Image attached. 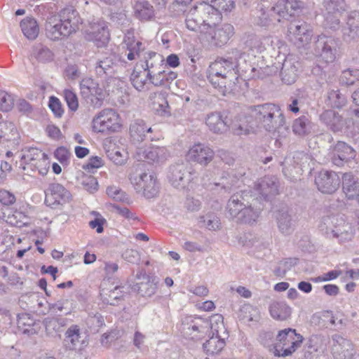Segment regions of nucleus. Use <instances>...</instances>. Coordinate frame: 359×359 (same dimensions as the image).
<instances>
[{
  "mask_svg": "<svg viewBox=\"0 0 359 359\" xmlns=\"http://www.w3.org/2000/svg\"><path fill=\"white\" fill-rule=\"evenodd\" d=\"M13 105V95L4 90H0V110L8 111L12 109Z\"/></svg>",
  "mask_w": 359,
  "mask_h": 359,
  "instance_id": "52",
  "label": "nucleus"
},
{
  "mask_svg": "<svg viewBox=\"0 0 359 359\" xmlns=\"http://www.w3.org/2000/svg\"><path fill=\"white\" fill-rule=\"evenodd\" d=\"M18 137V130L12 122H0V144L14 142Z\"/></svg>",
  "mask_w": 359,
  "mask_h": 359,
  "instance_id": "35",
  "label": "nucleus"
},
{
  "mask_svg": "<svg viewBox=\"0 0 359 359\" xmlns=\"http://www.w3.org/2000/svg\"><path fill=\"white\" fill-rule=\"evenodd\" d=\"M134 15L141 21L151 20L155 15L153 6L147 1H136L133 5Z\"/></svg>",
  "mask_w": 359,
  "mask_h": 359,
  "instance_id": "31",
  "label": "nucleus"
},
{
  "mask_svg": "<svg viewBox=\"0 0 359 359\" xmlns=\"http://www.w3.org/2000/svg\"><path fill=\"white\" fill-rule=\"evenodd\" d=\"M113 209L121 217L128 219V221H140L139 217L136 213L133 212L127 207L121 206L118 205H113Z\"/></svg>",
  "mask_w": 359,
  "mask_h": 359,
  "instance_id": "55",
  "label": "nucleus"
},
{
  "mask_svg": "<svg viewBox=\"0 0 359 359\" xmlns=\"http://www.w3.org/2000/svg\"><path fill=\"white\" fill-rule=\"evenodd\" d=\"M123 287L120 286L115 287L112 290L109 292V294H107V297H104L105 294L103 295V302L106 304L110 305H116L118 302L121 299L123 296V292L121 290Z\"/></svg>",
  "mask_w": 359,
  "mask_h": 359,
  "instance_id": "50",
  "label": "nucleus"
},
{
  "mask_svg": "<svg viewBox=\"0 0 359 359\" xmlns=\"http://www.w3.org/2000/svg\"><path fill=\"white\" fill-rule=\"evenodd\" d=\"M293 133L299 136H304L309 134L312 130V123L306 116H302L296 118L292 124Z\"/></svg>",
  "mask_w": 359,
  "mask_h": 359,
  "instance_id": "40",
  "label": "nucleus"
},
{
  "mask_svg": "<svg viewBox=\"0 0 359 359\" xmlns=\"http://www.w3.org/2000/svg\"><path fill=\"white\" fill-rule=\"evenodd\" d=\"M48 106L56 117L60 118L62 116L64 109L58 98L54 96L50 97Z\"/></svg>",
  "mask_w": 359,
  "mask_h": 359,
  "instance_id": "60",
  "label": "nucleus"
},
{
  "mask_svg": "<svg viewBox=\"0 0 359 359\" xmlns=\"http://www.w3.org/2000/svg\"><path fill=\"white\" fill-rule=\"evenodd\" d=\"M109 37L107 23L103 20L91 22L86 30V39L94 41L97 46H102L107 43Z\"/></svg>",
  "mask_w": 359,
  "mask_h": 359,
  "instance_id": "16",
  "label": "nucleus"
},
{
  "mask_svg": "<svg viewBox=\"0 0 359 359\" xmlns=\"http://www.w3.org/2000/svg\"><path fill=\"white\" fill-rule=\"evenodd\" d=\"M20 27L23 34L28 39L33 40L39 34V28L37 22L32 18H26L20 22Z\"/></svg>",
  "mask_w": 359,
  "mask_h": 359,
  "instance_id": "39",
  "label": "nucleus"
},
{
  "mask_svg": "<svg viewBox=\"0 0 359 359\" xmlns=\"http://www.w3.org/2000/svg\"><path fill=\"white\" fill-rule=\"evenodd\" d=\"M325 7L327 13L339 14L345 10L346 4L344 0H325Z\"/></svg>",
  "mask_w": 359,
  "mask_h": 359,
  "instance_id": "51",
  "label": "nucleus"
},
{
  "mask_svg": "<svg viewBox=\"0 0 359 359\" xmlns=\"http://www.w3.org/2000/svg\"><path fill=\"white\" fill-rule=\"evenodd\" d=\"M45 203L52 208H57L71 200L70 192L59 183H52L45 191Z\"/></svg>",
  "mask_w": 359,
  "mask_h": 359,
  "instance_id": "14",
  "label": "nucleus"
},
{
  "mask_svg": "<svg viewBox=\"0 0 359 359\" xmlns=\"http://www.w3.org/2000/svg\"><path fill=\"white\" fill-rule=\"evenodd\" d=\"M279 231L284 235H290L294 230L295 220L288 208L280 210L276 216Z\"/></svg>",
  "mask_w": 359,
  "mask_h": 359,
  "instance_id": "26",
  "label": "nucleus"
},
{
  "mask_svg": "<svg viewBox=\"0 0 359 359\" xmlns=\"http://www.w3.org/2000/svg\"><path fill=\"white\" fill-rule=\"evenodd\" d=\"M297 72L298 68L294 63L286 59L283 63L280 72L283 81L287 85L294 83L297 77Z\"/></svg>",
  "mask_w": 359,
  "mask_h": 359,
  "instance_id": "36",
  "label": "nucleus"
},
{
  "mask_svg": "<svg viewBox=\"0 0 359 359\" xmlns=\"http://www.w3.org/2000/svg\"><path fill=\"white\" fill-rule=\"evenodd\" d=\"M122 126L119 114L113 109H104L92 121L94 132L109 134L121 130Z\"/></svg>",
  "mask_w": 359,
  "mask_h": 359,
  "instance_id": "9",
  "label": "nucleus"
},
{
  "mask_svg": "<svg viewBox=\"0 0 359 359\" xmlns=\"http://www.w3.org/2000/svg\"><path fill=\"white\" fill-rule=\"evenodd\" d=\"M297 263V259L296 258H285L278 263L273 273L276 276L283 278Z\"/></svg>",
  "mask_w": 359,
  "mask_h": 359,
  "instance_id": "43",
  "label": "nucleus"
},
{
  "mask_svg": "<svg viewBox=\"0 0 359 359\" xmlns=\"http://www.w3.org/2000/svg\"><path fill=\"white\" fill-rule=\"evenodd\" d=\"M107 156L116 165H123L126 163L128 153L123 149L115 148L107 151Z\"/></svg>",
  "mask_w": 359,
  "mask_h": 359,
  "instance_id": "48",
  "label": "nucleus"
},
{
  "mask_svg": "<svg viewBox=\"0 0 359 359\" xmlns=\"http://www.w3.org/2000/svg\"><path fill=\"white\" fill-rule=\"evenodd\" d=\"M250 115L259 128L281 133L283 137L289 133L284 114L277 104L269 102L253 106L250 108Z\"/></svg>",
  "mask_w": 359,
  "mask_h": 359,
  "instance_id": "2",
  "label": "nucleus"
},
{
  "mask_svg": "<svg viewBox=\"0 0 359 359\" xmlns=\"http://www.w3.org/2000/svg\"><path fill=\"white\" fill-rule=\"evenodd\" d=\"M142 46V43L140 41H137V43L123 46V47L126 48L125 56H126L128 60L132 61L135 60L140 55Z\"/></svg>",
  "mask_w": 359,
  "mask_h": 359,
  "instance_id": "54",
  "label": "nucleus"
},
{
  "mask_svg": "<svg viewBox=\"0 0 359 359\" xmlns=\"http://www.w3.org/2000/svg\"><path fill=\"white\" fill-rule=\"evenodd\" d=\"M347 24L351 32H355L359 34V11L351 12L348 16Z\"/></svg>",
  "mask_w": 359,
  "mask_h": 359,
  "instance_id": "62",
  "label": "nucleus"
},
{
  "mask_svg": "<svg viewBox=\"0 0 359 359\" xmlns=\"http://www.w3.org/2000/svg\"><path fill=\"white\" fill-rule=\"evenodd\" d=\"M303 339V337L297 333L294 329L287 328L280 330L277 334V341L271 351L275 356L290 355L301 346Z\"/></svg>",
  "mask_w": 359,
  "mask_h": 359,
  "instance_id": "6",
  "label": "nucleus"
},
{
  "mask_svg": "<svg viewBox=\"0 0 359 359\" xmlns=\"http://www.w3.org/2000/svg\"><path fill=\"white\" fill-rule=\"evenodd\" d=\"M328 99L331 104L337 108L341 107L346 103L344 96L339 90H331L328 94Z\"/></svg>",
  "mask_w": 359,
  "mask_h": 359,
  "instance_id": "58",
  "label": "nucleus"
},
{
  "mask_svg": "<svg viewBox=\"0 0 359 359\" xmlns=\"http://www.w3.org/2000/svg\"><path fill=\"white\" fill-rule=\"evenodd\" d=\"M198 223L201 224V226H205L210 231H217L221 228L219 218L212 215L199 217Z\"/></svg>",
  "mask_w": 359,
  "mask_h": 359,
  "instance_id": "47",
  "label": "nucleus"
},
{
  "mask_svg": "<svg viewBox=\"0 0 359 359\" xmlns=\"http://www.w3.org/2000/svg\"><path fill=\"white\" fill-rule=\"evenodd\" d=\"M259 213L260 209H254L252 208L251 205H247L237 221L243 223L252 224L257 221L259 216Z\"/></svg>",
  "mask_w": 359,
  "mask_h": 359,
  "instance_id": "44",
  "label": "nucleus"
},
{
  "mask_svg": "<svg viewBox=\"0 0 359 359\" xmlns=\"http://www.w3.org/2000/svg\"><path fill=\"white\" fill-rule=\"evenodd\" d=\"M145 71H134L130 77L132 84L138 91L149 90L150 77Z\"/></svg>",
  "mask_w": 359,
  "mask_h": 359,
  "instance_id": "37",
  "label": "nucleus"
},
{
  "mask_svg": "<svg viewBox=\"0 0 359 359\" xmlns=\"http://www.w3.org/2000/svg\"><path fill=\"white\" fill-rule=\"evenodd\" d=\"M46 154L41 150L31 147L23 151V154L21 156V160L26 164L33 165V163L36 162V160L40 158H44Z\"/></svg>",
  "mask_w": 359,
  "mask_h": 359,
  "instance_id": "42",
  "label": "nucleus"
},
{
  "mask_svg": "<svg viewBox=\"0 0 359 359\" xmlns=\"http://www.w3.org/2000/svg\"><path fill=\"white\" fill-rule=\"evenodd\" d=\"M315 182L320 191L332 194L339 189L341 180L335 172L322 170L316 177Z\"/></svg>",
  "mask_w": 359,
  "mask_h": 359,
  "instance_id": "17",
  "label": "nucleus"
},
{
  "mask_svg": "<svg viewBox=\"0 0 359 359\" xmlns=\"http://www.w3.org/2000/svg\"><path fill=\"white\" fill-rule=\"evenodd\" d=\"M320 119L329 129L333 132H337L342 129L344 121L342 117L335 111L329 109L323 111Z\"/></svg>",
  "mask_w": 359,
  "mask_h": 359,
  "instance_id": "30",
  "label": "nucleus"
},
{
  "mask_svg": "<svg viewBox=\"0 0 359 359\" xmlns=\"http://www.w3.org/2000/svg\"><path fill=\"white\" fill-rule=\"evenodd\" d=\"M81 334L80 327L76 325H72L67 330L63 343L67 355L62 356V359H70V357L74 358L77 355L74 350L81 341Z\"/></svg>",
  "mask_w": 359,
  "mask_h": 359,
  "instance_id": "20",
  "label": "nucleus"
},
{
  "mask_svg": "<svg viewBox=\"0 0 359 359\" xmlns=\"http://www.w3.org/2000/svg\"><path fill=\"white\" fill-rule=\"evenodd\" d=\"M332 351L336 359H351L353 353V344L350 340L339 334L332 337Z\"/></svg>",
  "mask_w": 359,
  "mask_h": 359,
  "instance_id": "19",
  "label": "nucleus"
},
{
  "mask_svg": "<svg viewBox=\"0 0 359 359\" xmlns=\"http://www.w3.org/2000/svg\"><path fill=\"white\" fill-rule=\"evenodd\" d=\"M215 10L209 6V4L203 0L202 2L198 3L186 14V25L187 27L191 30L198 31L201 34V27L203 25L210 24L209 20L215 18Z\"/></svg>",
  "mask_w": 359,
  "mask_h": 359,
  "instance_id": "7",
  "label": "nucleus"
},
{
  "mask_svg": "<svg viewBox=\"0 0 359 359\" xmlns=\"http://www.w3.org/2000/svg\"><path fill=\"white\" fill-rule=\"evenodd\" d=\"M36 57L38 60L46 62L53 59V53L47 47H41L38 50Z\"/></svg>",
  "mask_w": 359,
  "mask_h": 359,
  "instance_id": "64",
  "label": "nucleus"
},
{
  "mask_svg": "<svg viewBox=\"0 0 359 359\" xmlns=\"http://www.w3.org/2000/svg\"><path fill=\"white\" fill-rule=\"evenodd\" d=\"M252 192L248 190L241 191V193L234 194L228 201L227 210L232 218L238 219L244 208L247 206L245 202L248 203L246 197L248 193Z\"/></svg>",
  "mask_w": 359,
  "mask_h": 359,
  "instance_id": "24",
  "label": "nucleus"
},
{
  "mask_svg": "<svg viewBox=\"0 0 359 359\" xmlns=\"http://www.w3.org/2000/svg\"><path fill=\"white\" fill-rule=\"evenodd\" d=\"M146 281L138 283L135 285V290H137L138 293L144 297H151L155 294L157 286L153 281L145 278Z\"/></svg>",
  "mask_w": 359,
  "mask_h": 359,
  "instance_id": "46",
  "label": "nucleus"
},
{
  "mask_svg": "<svg viewBox=\"0 0 359 359\" xmlns=\"http://www.w3.org/2000/svg\"><path fill=\"white\" fill-rule=\"evenodd\" d=\"M184 208L189 212H198L201 208V202L191 196H188L184 202Z\"/></svg>",
  "mask_w": 359,
  "mask_h": 359,
  "instance_id": "63",
  "label": "nucleus"
},
{
  "mask_svg": "<svg viewBox=\"0 0 359 359\" xmlns=\"http://www.w3.org/2000/svg\"><path fill=\"white\" fill-rule=\"evenodd\" d=\"M342 188L348 198H359V182L351 173H344L342 177Z\"/></svg>",
  "mask_w": 359,
  "mask_h": 359,
  "instance_id": "33",
  "label": "nucleus"
},
{
  "mask_svg": "<svg viewBox=\"0 0 359 359\" xmlns=\"http://www.w3.org/2000/svg\"><path fill=\"white\" fill-rule=\"evenodd\" d=\"M274 333L271 331H262L259 334V341L266 347L269 348V350L274 346L273 343Z\"/></svg>",
  "mask_w": 359,
  "mask_h": 359,
  "instance_id": "59",
  "label": "nucleus"
},
{
  "mask_svg": "<svg viewBox=\"0 0 359 359\" xmlns=\"http://www.w3.org/2000/svg\"><path fill=\"white\" fill-rule=\"evenodd\" d=\"M209 6L212 7L216 13H215V19H219L220 11H230L235 6V2L233 0H205Z\"/></svg>",
  "mask_w": 359,
  "mask_h": 359,
  "instance_id": "41",
  "label": "nucleus"
},
{
  "mask_svg": "<svg viewBox=\"0 0 359 359\" xmlns=\"http://www.w3.org/2000/svg\"><path fill=\"white\" fill-rule=\"evenodd\" d=\"M275 15L276 13L271 12V10L266 11L263 7H260L253 15L254 22L260 26H266L273 20L271 18Z\"/></svg>",
  "mask_w": 359,
  "mask_h": 359,
  "instance_id": "45",
  "label": "nucleus"
},
{
  "mask_svg": "<svg viewBox=\"0 0 359 359\" xmlns=\"http://www.w3.org/2000/svg\"><path fill=\"white\" fill-rule=\"evenodd\" d=\"M195 178H196L195 170L186 163H177L169 168L168 179L172 186L178 189L187 188Z\"/></svg>",
  "mask_w": 359,
  "mask_h": 359,
  "instance_id": "10",
  "label": "nucleus"
},
{
  "mask_svg": "<svg viewBox=\"0 0 359 359\" xmlns=\"http://www.w3.org/2000/svg\"><path fill=\"white\" fill-rule=\"evenodd\" d=\"M290 35H292L294 39L298 41L299 46H305L311 40L312 30L310 25L305 22H294L290 23L288 27Z\"/></svg>",
  "mask_w": 359,
  "mask_h": 359,
  "instance_id": "21",
  "label": "nucleus"
},
{
  "mask_svg": "<svg viewBox=\"0 0 359 359\" xmlns=\"http://www.w3.org/2000/svg\"><path fill=\"white\" fill-rule=\"evenodd\" d=\"M81 93L86 99H89L95 107H100L105 97V92L93 79L86 78L80 83Z\"/></svg>",
  "mask_w": 359,
  "mask_h": 359,
  "instance_id": "15",
  "label": "nucleus"
},
{
  "mask_svg": "<svg viewBox=\"0 0 359 359\" xmlns=\"http://www.w3.org/2000/svg\"><path fill=\"white\" fill-rule=\"evenodd\" d=\"M225 341L219 334H213L205 343L203 347L207 355H212L219 353L224 347Z\"/></svg>",
  "mask_w": 359,
  "mask_h": 359,
  "instance_id": "38",
  "label": "nucleus"
},
{
  "mask_svg": "<svg viewBox=\"0 0 359 359\" xmlns=\"http://www.w3.org/2000/svg\"><path fill=\"white\" fill-rule=\"evenodd\" d=\"M32 170H36L39 174L44 176L47 174L49 169V161L47 154L44 158H40L36 160V162L33 163V165H30Z\"/></svg>",
  "mask_w": 359,
  "mask_h": 359,
  "instance_id": "56",
  "label": "nucleus"
},
{
  "mask_svg": "<svg viewBox=\"0 0 359 359\" xmlns=\"http://www.w3.org/2000/svg\"><path fill=\"white\" fill-rule=\"evenodd\" d=\"M271 316L278 320H287L291 315L292 309L285 302H273L269 305Z\"/></svg>",
  "mask_w": 359,
  "mask_h": 359,
  "instance_id": "34",
  "label": "nucleus"
},
{
  "mask_svg": "<svg viewBox=\"0 0 359 359\" xmlns=\"http://www.w3.org/2000/svg\"><path fill=\"white\" fill-rule=\"evenodd\" d=\"M151 127L147 126L143 120H136L130 126V136L134 141L142 142L147 139L153 140Z\"/></svg>",
  "mask_w": 359,
  "mask_h": 359,
  "instance_id": "27",
  "label": "nucleus"
},
{
  "mask_svg": "<svg viewBox=\"0 0 359 359\" xmlns=\"http://www.w3.org/2000/svg\"><path fill=\"white\" fill-rule=\"evenodd\" d=\"M215 151L208 144L196 143L190 147L186 154V158L189 162L207 166L214 158Z\"/></svg>",
  "mask_w": 359,
  "mask_h": 359,
  "instance_id": "13",
  "label": "nucleus"
},
{
  "mask_svg": "<svg viewBox=\"0 0 359 359\" xmlns=\"http://www.w3.org/2000/svg\"><path fill=\"white\" fill-rule=\"evenodd\" d=\"M67 320L62 318H53L46 320L45 322L46 329L48 332L55 331L59 332L61 328L65 326Z\"/></svg>",
  "mask_w": 359,
  "mask_h": 359,
  "instance_id": "53",
  "label": "nucleus"
},
{
  "mask_svg": "<svg viewBox=\"0 0 359 359\" xmlns=\"http://www.w3.org/2000/svg\"><path fill=\"white\" fill-rule=\"evenodd\" d=\"M318 227L325 238L336 240L339 243L351 241L355 234L353 226L339 215L323 217Z\"/></svg>",
  "mask_w": 359,
  "mask_h": 359,
  "instance_id": "4",
  "label": "nucleus"
},
{
  "mask_svg": "<svg viewBox=\"0 0 359 359\" xmlns=\"http://www.w3.org/2000/svg\"><path fill=\"white\" fill-rule=\"evenodd\" d=\"M205 124L209 130L217 134H221L228 130V125L219 112H211L207 115Z\"/></svg>",
  "mask_w": 359,
  "mask_h": 359,
  "instance_id": "29",
  "label": "nucleus"
},
{
  "mask_svg": "<svg viewBox=\"0 0 359 359\" xmlns=\"http://www.w3.org/2000/svg\"><path fill=\"white\" fill-rule=\"evenodd\" d=\"M359 81V69H348L344 70L340 76V82L345 85H353Z\"/></svg>",
  "mask_w": 359,
  "mask_h": 359,
  "instance_id": "49",
  "label": "nucleus"
},
{
  "mask_svg": "<svg viewBox=\"0 0 359 359\" xmlns=\"http://www.w3.org/2000/svg\"><path fill=\"white\" fill-rule=\"evenodd\" d=\"M212 24L215 23L212 22ZM233 34L234 28L230 24H224L222 27L207 24L201 27V34L199 37L202 41L221 47L227 43Z\"/></svg>",
  "mask_w": 359,
  "mask_h": 359,
  "instance_id": "8",
  "label": "nucleus"
},
{
  "mask_svg": "<svg viewBox=\"0 0 359 359\" xmlns=\"http://www.w3.org/2000/svg\"><path fill=\"white\" fill-rule=\"evenodd\" d=\"M303 5L302 1L297 0H280L271 8V12L276 13L278 17V22H280V18L288 20L301 10Z\"/></svg>",
  "mask_w": 359,
  "mask_h": 359,
  "instance_id": "18",
  "label": "nucleus"
},
{
  "mask_svg": "<svg viewBox=\"0 0 359 359\" xmlns=\"http://www.w3.org/2000/svg\"><path fill=\"white\" fill-rule=\"evenodd\" d=\"M163 62V60L161 55L155 52L149 51L145 53L143 60H141V67L142 71L147 72V75L151 76L152 74H155V72L161 69Z\"/></svg>",
  "mask_w": 359,
  "mask_h": 359,
  "instance_id": "28",
  "label": "nucleus"
},
{
  "mask_svg": "<svg viewBox=\"0 0 359 359\" xmlns=\"http://www.w3.org/2000/svg\"><path fill=\"white\" fill-rule=\"evenodd\" d=\"M337 42L332 36L319 35L313 44V54L325 63L332 62L336 58Z\"/></svg>",
  "mask_w": 359,
  "mask_h": 359,
  "instance_id": "12",
  "label": "nucleus"
},
{
  "mask_svg": "<svg viewBox=\"0 0 359 359\" xmlns=\"http://www.w3.org/2000/svg\"><path fill=\"white\" fill-rule=\"evenodd\" d=\"M233 54V56L227 58H217L208 68V81L223 95L233 90L238 80V59L241 58L243 53L236 50Z\"/></svg>",
  "mask_w": 359,
  "mask_h": 359,
  "instance_id": "1",
  "label": "nucleus"
},
{
  "mask_svg": "<svg viewBox=\"0 0 359 359\" xmlns=\"http://www.w3.org/2000/svg\"><path fill=\"white\" fill-rule=\"evenodd\" d=\"M116 57L111 55L97 62L95 67L96 74L101 78L112 77L116 72Z\"/></svg>",
  "mask_w": 359,
  "mask_h": 359,
  "instance_id": "32",
  "label": "nucleus"
},
{
  "mask_svg": "<svg viewBox=\"0 0 359 359\" xmlns=\"http://www.w3.org/2000/svg\"><path fill=\"white\" fill-rule=\"evenodd\" d=\"M150 78V85L160 87L166 86V79L165 77V71L158 70L155 74H152Z\"/></svg>",
  "mask_w": 359,
  "mask_h": 359,
  "instance_id": "61",
  "label": "nucleus"
},
{
  "mask_svg": "<svg viewBox=\"0 0 359 359\" xmlns=\"http://www.w3.org/2000/svg\"><path fill=\"white\" fill-rule=\"evenodd\" d=\"M130 180L136 191L142 193L147 198H154L158 194V184L154 173L136 171L130 175Z\"/></svg>",
  "mask_w": 359,
  "mask_h": 359,
  "instance_id": "11",
  "label": "nucleus"
},
{
  "mask_svg": "<svg viewBox=\"0 0 359 359\" xmlns=\"http://www.w3.org/2000/svg\"><path fill=\"white\" fill-rule=\"evenodd\" d=\"M255 191L261 195L265 200L278 193L277 179L272 176H266L260 179L255 184Z\"/></svg>",
  "mask_w": 359,
  "mask_h": 359,
  "instance_id": "22",
  "label": "nucleus"
},
{
  "mask_svg": "<svg viewBox=\"0 0 359 359\" xmlns=\"http://www.w3.org/2000/svg\"><path fill=\"white\" fill-rule=\"evenodd\" d=\"M211 330L213 334L224 329L223 316L220 314L212 316L208 320L200 317H189L183 323L184 334L193 340H199Z\"/></svg>",
  "mask_w": 359,
  "mask_h": 359,
  "instance_id": "5",
  "label": "nucleus"
},
{
  "mask_svg": "<svg viewBox=\"0 0 359 359\" xmlns=\"http://www.w3.org/2000/svg\"><path fill=\"white\" fill-rule=\"evenodd\" d=\"M355 154L354 149L344 142H338L334 146L332 163L338 167L342 166L349 160L354 158Z\"/></svg>",
  "mask_w": 359,
  "mask_h": 359,
  "instance_id": "25",
  "label": "nucleus"
},
{
  "mask_svg": "<svg viewBox=\"0 0 359 359\" xmlns=\"http://www.w3.org/2000/svg\"><path fill=\"white\" fill-rule=\"evenodd\" d=\"M64 97L69 109L72 111H76L79 107V101L76 93L71 90L65 89Z\"/></svg>",
  "mask_w": 359,
  "mask_h": 359,
  "instance_id": "57",
  "label": "nucleus"
},
{
  "mask_svg": "<svg viewBox=\"0 0 359 359\" xmlns=\"http://www.w3.org/2000/svg\"><path fill=\"white\" fill-rule=\"evenodd\" d=\"M81 23L77 11L72 7L65 8L59 13L58 19L46 25V36L53 41L67 38L79 29Z\"/></svg>",
  "mask_w": 359,
  "mask_h": 359,
  "instance_id": "3",
  "label": "nucleus"
},
{
  "mask_svg": "<svg viewBox=\"0 0 359 359\" xmlns=\"http://www.w3.org/2000/svg\"><path fill=\"white\" fill-rule=\"evenodd\" d=\"M137 154L147 160L149 163H162L170 156V153L165 147H151L147 149H140Z\"/></svg>",
  "mask_w": 359,
  "mask_h": 359,
  "instance_id": "23",
  "label": "nucleus"
}]
</instances>
